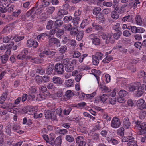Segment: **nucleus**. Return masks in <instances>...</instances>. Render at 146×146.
<instances>
[{"label":"nucleus","mask_w":146,"mask_h":146,"mask_svg":"<svg viewBox=\"0 0 146 146\" xmlns=\"http://www.w3.org/2000/svg\"><path fill=\"white\" fill-rule=\"evenodd\" d=\"M50 136H51L50 137V139L51 140L49 143V144L52 145H54L57 146H60L62 143V137L61 136H59L56 139L55 141H52L53 140L55 137L53 135V133H50L49 134Z\"/></svg>","instance_id":"obj_1"},{"label":"nucleus","mask_w":146,"mask_h":146,"mask_svg":"<svg viewBox=\"0 0 146 146\" xmlns=\"http://www.w3.org/2000/svg\"><path fill=\"white\" fill-rule=\"evenodd\" d=\"M121 123L119 119L117 117H114L112 119L111 123V126L114 128H117L120 127Z\"/></svg>","instance_id":"obj_2"},{"label":"nucleus","mask_w":146,"mask_h":146,"mask_svg":"<svg viewBox=\"0 0 146 146\" xmlns=\"http://www.w3.org/2000/svg\"><path fill=\"white\" fill-rule=\"evenodd\" d=\"M141 86V84L139 82H136L130 84L128 86V89L130 92H133L139 89Z\"/></svg>","instance_id":"obj_3"},{"label":"nucleus","mask_w":146,"mask_h":146,"mask_svg":"<svg viewBox=\"0 0 146 146\" xmlns=\"http://www.w3.org/2000/svg\"><path fill=\"white\" fill-rule=\"evenodd\" d=\"M90 39L92 40V43L95 45L100 44V41L97 35L95 34L90 35L89 36Z\"/></svg>","instance_id":"obj_4"},{"label":"nucleus","mask_w":146,"mask_h":146,"mask_svg":"<svg viewBox=\"0 0 146 146\" xmlns=\"http://www.w3.org/2000/svg\"><path fill=\"white\" fill-rule=\"evenodd\" d=\"M64 66L62 64L60 63L56 64L54 67V70L58 74H62L64 72Z\"/></svg>","instance_id":"obj_5"},{"label":"nucleus","mask_w":146,"mask_h":146,"mask_svg":"<svg viewBox=\"0 0 146 146\" xmlns=\"http://www.w3.org/2000/svg\"><path fill=\"white\" fill-rule=\"evenodd\" d=\"M37 91V89L36 87L32 86L30 87L28 91V93L29 94V98L31 97L32 100L35 98V94L36 93Z\"/></svg>","instance_id":"obj_6"},{"label":"nucleus","mask_w":146,"mask_h":146,"mask_svg":"<svg viewBox=\"0 0 146 146\" xmlns=\"http://www.w3.org/2000/svg\"><path fill=\"white\" fill-rule=\"evenodd\" d=\"M27 45L28 47L33 46L34 48H36L38 46V43L37 41L33 40V39H30L27 40Z\"/></svg>","instance_id":"obj_7"},{"label":"nucleus","mask_w":146,"mask_h":146,"mask_svg":"<svg viewBox=\"0 0 146 146\" xmlns=\"http://www.w3.org/2000/svg\"><path fill=\"white\" fill-rule=\"evenodd\" d=\"M49 44L50 46H52L53 44H55L57 47L60 46L59 40L55 38H52L49 40Z\"/></svg>","instance_id":"obj_8"},{"label":"nucleus","mask_w":146,"mask_h":146,"mask_svg":"<svg viewBox=\"0 0 146 146\" xmlns=\"http://www.w3.org/2000/svg\"><path fill=\"white\" fill-rule=\"evenodd\" d=\"M138 129L139 130L138 132L139 134L141 135L145 133L146 130V122L141 123Z\"/></svg>","instance_id":"obj_9"},{"label":"nucleus","mask_w":146,"mask_h":146,"mask_svg":"<svg viewBox=\"0 0 146 146\" xmlns=\"http://www.w3.org/2000/svg\"><path fill=\"white\" fill-rule=\"evenodd\" d=\"M70 60L68 58H66L62 60L61 61V62L62 63V64H63L66 66H67L69 64H76V60H75L73 59L71 61H70Z\"/></svg>","instance_id":"obj_10"},{"label":"nucleus","mask_w":146,"mask_h":146,"mask_svg":"<svg viewBox=\"0 0 146 146\" xmlns=\"http://www.w3.org/2000/svg\"><path fill=\"white\" fill-rule=\"evenodd\" d=\"M123 128L125 129H127L130 127L131 123L129 118L126 117L123 119Z\"/></svg>","instance_id":"obj_11"},{"label":"nucleus","mask_w":146,"mask_h":146,"mask_svg":"<svg viewBox=\"0 0 146 146\" xmlns=\"http://www.w3.org/2000/svg\"><path fill=\"white\" fill-rule=\"evenodd\" d=\"M144 100L140 98L137 101L136 105L137 109L142 110L143 109V106L144 103Z\"/></svg>","instance_id":"obj_12"},{"label":"nucleus","mask_w":146,"mask_h":146,"mask_svg":"<svg viewBox=\"0 0 146 146\" xmlns=\"http://www.w3.org/2000/svg\"><path fill=\"white\" fill-rule=\"evenodd\" d=\"M139 3L140 2L139 0H131L129 7L130 8L133 7L134 9H135L137 7V4Z\"/></svg>","instance_id":"obj_13"},{"label":"nucleus","mask_w":146,"mask_h":146,"mask_svg":"<svg viewBox=\"0 0 146 146\" xmlns=\"http://www.w3.org/2000/svg\"><path fill=\"white\" fill-rule=\"evenodd\" d=\"M135 21L137 25L140 26H142L143 21L140 15H136L135 17Z\"/></svg>","instance_id":"obj_14"},{"label":"nucleus","mask_w":146,"mask_h":146,"mask_svg":"<svg viewBox=\"0 0 146 146\" xmlns=\"http://www.w3.org/2000/svg\"><path fill=\"white\" fill-rule=\"evenodd\" d=\"M118 94L120 97L127 98L129 97L128 93L124 90H121L119 92Z\"/></svg>","instance_id":"obj_15"},{"label":"nucleus","mask_w":146,"mask_h":146,"mask_svg":"<svg viewBox=\"0 0 146 146\" xmlns=\"http://www.w3.org/2000/svg\"><path fill=\"white\" fill-rule=\"evenodd\" d=\"M48 32H47L41 33L37 36V39L40 40L42 39V40H44L48 36L50 37V36L49 35H48Z\"/></svg>","instance_id":"obj_16"},{"label":"nucleus","mask_w":146,"mask_h":146,"mask_svg":"<svg viewBox=\"0 0 146 146\" xmlns=\"http://www.w3.org/2000/svg\"><path fill=\"white\" fill-rule=\"evenodd\" d=\"M53 82L56 84L61 85L62 83V80L59 77L54 76L52 79Z\"/></svg>","instance_id":"obj_17"},{"label":"nucleus","mask_w":146,"mask_h":146,"mask_svg":"<svg viewBox=\"0 0 146 146\" xmlns=\"http://www.w3.org/2000/svg\"><path fill=\"white\" fill-rule=\"evenodd\" d=\"M5 104V106L6 107L7 111L11 113H13V108L14 107L13 104L11 103H6Z\"/></svg>","instance_id":"obj_18"},{"label":"nucleus","mask_w":146,"mask_h":146,"mask_svg":"<svg viewBox=\"0 0 146 146\" xmlns=\"http://www.w3.org/2000/svg\"><path fill=\"white\" fill-rule=\"evenodd\" d=\"M92 72L96 78L98 84H99V77L98 76L101 73L100 71L97 70L93 69L92 70Z\"/></svg>","instance_id":"obj_19"},{"label":"nucleus","mask_w":146,"mask_h":146,"mask_svg":"<svg viewBox=\"0 0 146 146\" xmlns=\"http://www.w3.org/2000/svg\"><path fill=\"white\" fill-rule=\"evenodd\" d=\"M70 64L65 66L66 71L68 72H70L72 71L74 68V64Z\"/></svg>","instance_id":"obj_20"},{"label":"nucleus","mask_w":146,"mask_h":146,"mask_svg":"<svg viewBox=\"0 0 146 146\" xmlns=\"http://www.w3.org/2000/svg\"><path fill=\"white\" fill-rule=\"evenodd\" d=\"M111 36V34H107V36L106 40V42L107 44L109 43H113L114 42V40L112 39Z\"/></svg>","instance_id":"obj_21"},{"label":"nucleus","mask_w":146,"mask_h":146,"mask_svg":"<svg viewBox=\"0 0 146 146\" xmlns=\"http://www.w3.org/2000/svg\"><path fill=\"white\" fill-rule=\"evenodd\" d=\"M111 18L114 20H117L119 17V15L115 11H112L111 13Z\"/></svg>","instance_id":"obj_22"},{"label":"nucleus","mask_w":146,"mask_h":146,"mask_svg":"<svg viewBox=\"0 0 146 146\" xmlns=\"http://www.w3.org/2000/svg\"><path fill=\"white\" fill-rule=\"evenodd\" d=\"M7 96V93L5 92L3 93L0 97V103L3 104Z\"/></svg>","instance_id":"obj_23"},{"label":"nucleus","mask_w":146,"mask_h":146,"mask_svg":"<svg viewBox=\"0 0 146 146\" xmlns=\"http://www.w3.org/2000/svg\"><path fill=\"white\" fill-rule=\"evenodd\" d=\"M63 23V22L62 20L58 19L55 22L54 25L56 27H59L62 25Z\"/></svg>","instance_id":"obj_24"},{"label":"nucleus","mask_w":146,"mask_h":146,"mask_svg":"<svg viewBox=\"0 0 146 146\" xmlns=\"http://www.w3.org/2000/svg\"><path fill=\"white\" fill-rule=\"evenodd\" d=\"M52 113L50 110H46L45 112V116L46 118L50 119L52 117Z\"/></svg>","instance_id":"obj_25"},{"label":"nucleus","mask_w":146,"mask_h":146,"mask_svg":"<svg viewBox=\"0 0 146 146\" xmlns=\"http://www.w3.org/2000/svg\"><path fill=\"white\" fill-rule=\"evenodd\" d=\"M113 59V57L111 56H107L102 60V62L104 63H109Z\"/></svg>","instance_id":"obj_26"},{"label":"nucleus","mask_w":146,"mask_h":146,"mask_svg":"<svg viewBox=\"0 0 146 146\" xmlns=\"http://www.w3.org/2000/svg\"><path fill=\"white\" fill-rule=\"evenodd\" d=\"M96 92L95 91L90 94H82V96L84 97H85L86 96L88 98L91 99L96 95Z\"/></svg>","instance_id":"obj_27"},{"label":"nucleus","mask_w":146,"mask_h":146,"mask_svg":"<svg viewBox=\"0 0 146 146\" xmlns=\"http://www.w3.org/2000/svg\"><path fill=\"white\" fill-rule=\"evenodd\" d=\"M54 68V67L53 65H49L46 70L47 74H51L52 73Z\"/></svg>","instance_id":"obj_28"},{"label":"nucleus","mask_w":146,"mask_h":146,"mask_svg":"<svg viewBox=\"0 0 146 146\" xmlns=\"http://www.w3.org/2000/svg\"><path fill=\"white\" fill-rule=\"evenodd\" d=\"M32 9L33 10L34 15H36L40 14L42 12V9H41L38 8L36 7H34Z\"/></svg>","instance_id":"obj_29"},{"label":"nucleus","mask_w":146,"mask_h":146,"mask_svg":"<svg viewBox=\"0 0 146 146\" xmlns=\"http://www.w3.org/2000/svg\"><path fill=\"white\" fill-rule=\"evenodd\" d=\"M116 48L119 49L120 51L123 53H126L127 52V49L120 46H117Z\"/></svg>","instance_id":"obj_30"},{"label":"nucleus","mask_w":146,"mask_h":146,"mask_svg":"<svg viewBox=\"0 0 146 146\" xmlns=\"http://www.w3.org/2000/svg\"><path fill=\"white\" fill-rule=\"evenodd\" d=\"M54 24V21L52 20H50L47 22L46 26L47 29L50 30L52 28Z\"/></svg>","instance_id":"obj_31"},{"label":"nucleus","mask_w":146,"mask_h":146,"mask_svg":"<svg viewBox=\"0 0 146 146\" xmlns=\"http://www.w3.org/2000/svg\"><path fill=\"white\" fill-rule=\"evenodd\" d=\"M55 9V8L54 7H49L46 9L47 13L50 15L52 14Z\"/></svg>","instance_id":"obj_32"},{"label":"nucleus","mask_w":146,"mask_h":146,"mask_svg":"<svg viewBox=\"0 0 146 146\" xmlns=\"http://www.w3.org/2000/svg\"><path fill=\"white\" fill-rule=\"evenodd\" d=\"M92 26L93 29H94L96 30H100L102 29V28L101 26L94 23H92Z\"/></svg>","instance_id":"obj_33"},{"label":"nucleus","mask_w":146,"mask_h":146,"mask_svg":"<svg viewBox=\"0 0 146 146\" xmlns=\"http://www.w3.org/2000/svg\"><path fill=\"white\" fill-rule=\"evenodd\" d=\"M69 31H70V34L71 35H74L76 34L78 32V30L72 26L71 27Z\"/></svg>","instance_id":"obj_34"},{"label":"nucleus","mask_w":146,"mask_h":146,"mask_svg":"<svg viewBox=\"0 0 146 146\" xmlns=\"http://www.w3.org/2000/svg\"><path fill=\"white\" fill-rule=\"evenodd\" d=\"M13 37H11L9 38L7 36H5L3 38V42L5 43H7L9 42L10 40H13Z\"/></svg>","instance_id":"obj_35"},{"label":"nucleus","mask_w":146,"mask_h":146,"mask_svg":"<svg viewBox=\"0 0 146 146\" xmlns=\"http://www.w3.org/2000/svg\"><path fill=\"white\" fill-rule=\"evenodd\" d=\"M74 94L73 92L71 90H68L67 91L65 94V96L67 98V99H68L70 97H72Z\"/></svg>","instance_id":"obj_36"},{"label":"nucleus","mask_w":146,"mask_h":146,"mask_svg":"<svg viewBox=\"0 0 146 146\" xmlns=\"http://www.w3.org/2000/svg\"><path fill=\"white\" fill-rule=\"evenodd\" d=\"M65 83L66 85L68 87L73 86V81L72 79H70L66 80Z\"/></svg>","instance_id":"obj_37"},{"label":"nucleus","mask_w":146,"mask_h":146,"mask_svg":"<svg viewBox=\"0 0 146 146\" xmlns=\"http://www.w3.org/2000/svg\"><path fill=\"white\" fill-rule=\"evenodd\" d=\"M92 63L95 65H97L99 63V60L94 55H93L92 56Z\"/></svg>","instance_id":"obj_38"},{"label":"nucleus","mask_w":146,"mask_h":146,"mask_svg":"<svg viewBox=\"0 0 146 146\" xmlns=\"http://www.w3.org/2000/svg\"><path fill=\"white\" fill-rule=\"evenodd\" d=\"M15 39V41L16 42H19L23 40L24 38V36L21 35H15L14 37H13Z\"/></svg>","instance_id":"obj_39"},{"label":"nucleus","mask_w":146,"mask_h":146,"mask_svg":"<svg viewBox=\"0 0 146 146\" xmlns=\"http://www.w3.org/2000/svg\"><path fill=\"white\" fill-rule=\"evenodd\" d=\"M121 34V32L120 31H119L117 32L114 33L113 35V37L115 39L117 40L119 38Z\"/></svg>","instance_id":"obj_40"},{"label":"nucleus","mask_w":146,"mask_h":146,"mask_svg":"<svg viewBox=\"0 0 146 146\" xmlns=\"http://www.w3.org/2000/svg\"><path fill=\"white\" fill-rule=\"evenodd\" d=\"M101 10V8L99 7L94 8L93 10V14L95 15H97L100 13Z\"/></svg>","instance_id":"obj_41"},{"label":"nucleus","mask_w":146,"mask_h":146,"mask_svg":"<svg viewBox=\"0 0 146 146\" xmlns=\"http://www.w3.org/2000/svg\"><path fill=\"white\" fill-rule=\"evenodd\" d=\"M8 57L6 55H3L1 57V62L3 64H5L8 60Z\"/></svg>","instance_id":"obj_42"},{"label":"nucleus","mask_w":146,"mask_h":146,"mask_svg":"<svg viewBox=\"0 0 146 146\" xmlns=\"http://www.w3.org/2000/svg\"><path fill=\"white\" fill-rule=\"evenodd\" d=\"M127 146H138L137 141L134 140L129 141L127 143Z\"/></svg>","instance_id":"obj_43"},{"label":"nucleus","mask_w":146,"mask_h":146,"mask_svg":"<svg viewBox=\"0 0 146 146\" xmlns=\"http://www.w3.org/2000/svg\"><path fill=\"white\" fill-rule=\"evenodd\" d=\"M65 139L68 142H72L74 141L73 137L71 135H67L65 137Z\"/></svg>","instance_id":"obj_44"},{"label":"nucleus","mask_w":146,"mask_h":146,"mask_svg":"<svg viewBox=\"0 0 146 146\" xmlns=\"http://www.w3.org/2000/svg\"><path fill=\"white\" fill-rule=\"evenodd\" d=\"M72 26V25L70 24H65L63 26L62 29L65 31H69Z\"/></svg>","instance_id":"obj_45"},{"label":"nucleus","mask_w":146,"mask_h":146,"mask_svg":"<svg viewBox=\"0 0 146 146\" xmlns=\"http://www.w3.org/2000/svg\"><path fill=\"white\" fill-rule=\"evenodd\" d=\"M64 31L61 29H58L56 33V35L58 38H60L63 35Z\"/></svg>","instance_id":"obj_46"},{"label":"nucleus","mask_w":146,"mask_h":146,"mask_svg":"<svg viewBox=\"0 0 146 146\" xmlns=\"http://www.w3.org/2000/svg\"><path fill=\"white\" fill-rule=\"evenodd\" d=\"M29 59H31V61L33 63L36 64H38L40 62V60L39 58H33L31 56L29 57Z\"/></svg>","instance_id":"obj_47"},{"label":"nucleus","mask_w":146,"mask_h":146,"mask_svg":"<svg viewBox=\"0 0 146 146\" xmlns=\"http://www.w3.org/2000/svg\"><path fill=\"white\" fill-rule=\"evenodd\" d=\"M80 21V18L78 17H76L74 18L72 21V22L74 25L76 26L78 23V22Z\"/></svg>","instance_id":"obj_48"},{"label":"nucleus","mask_w":146,"mask_h":146,"mask_svg":"<svg viewBox=\"0 0 146 146\" xmlns=\"http://www.w3.org/2000/svg\"><path fill=\"white\" fill-rule=\"evenodd\" d=\"M103 55L100 52H96L95 56L97 58L100 60H101L103 58Z\"/></svg>","instance_id":"obj_49"},{"label":"nucleus","mask_w":146,"mask_h":146,"mask_svg":"<svg viewBox=\"0 0 146 146\" xmlns=\"http://www.w3.org/2000/svg\"><path fill=\"white\" fill-rule=\"evenodd\" d=\"M44 53L46 55L53 56L54 55L56 52L50 50H45Z\"/></svg>","instance_id":"obj_50"},{"label":"nucleus","mask_w":146,"mask_h":146,"mask_svg":"<svg viewBox=\"0 0 146 146\" xmlns=\"http://www.w3.org/2000/svg\"><path fill=\"white\" fill-rule=\"evenodd\" d=\"M67 49V47L66 46H62L59 49V52L60 53H64L66 51Z\"/></svg>","instance_id":"obj_51"},{"label":"nucleus","mask_w":146,"mask_h":146,"mask_svg":"<svg viewBox=\"0 0 146 146\" xmlns=\"http://www.w3.org/2000/svg\"><path fill=\"white\" fill-rule=\"evenodd\" d=\"M143 93V92L141 90H137V91L135 93V96L137 97H139L142 96Z\"/></svg>","instance_id":"obj_52"},{"label":"nucleus","mask_w":146,"mask_h":146,"mask_svg":"<svg viewBox=\"0 0 146 146\" xmlns=\"http://www.w3.org/2000/svg\"><path fill=\"white\" fill-rule=\"evenodd\" d=\"M146 116V111H141L140 112L139 117L141 119H143Z\"/></svg>","instance_id":"obj_53"},{"label":"nucleus","mask_w":146,"mask_h":146,"mask_svg":"<svg viewBox=\"0 0 146 146\" xmlns=\"http://www.w3.org/2000/svg\"><path fill=\"white\" fill-rule=\"evenodd\" d=\"M124 130V129L123 127H121L118 129L117 130V132L118 135L121 136H123L124 135L123 131Z\"/></svg>","instance_id":"obj_54"},{"label":"nucleus","mask_w":146,"mask_h":146,"mask_svg":"<svg viewBox=\"0 0 146 146\" xmlns=\"http://www.w3.org/2000/svg\"><path fill=\"white\" fill-rule=\"evenodd\" d=\"M42 5H40V7H45L49 5V2L46 1L45 0H41Z\"/></svg>","instance_id":"obj_55"},{"label":"nucleus","mask_w":146,"mask_h":146,"mask_svg":"<svg viewBox=\"0 0 146 146\" xmlns=\"http://www.w3.org/2000/svg\"><path fill=\"white\" fill-rule=\"evenodd\" d=\"M89 23V21L86 19H84L83 21L80 25V27L82 28H84Z\"/></svg>","instance_id":"obj_56"},{"label":"nucleus","mask_w":146,"mask_h":146,"mask_svg":"<svg viewBox=\"0 0 146 146\" xmlns=\"http://www.w3.org/2000/svg\"><path fill=\"white\" fill-rule=\"evenodd\" d=\"M108 97L107 94H104L101 96L100 98V100L102 102H105L108 98Z\"/></svg>","instance_id":"obj_57"},{"label":"nucleus","mask_w":146,"mask_h":146,"mask_svg":"<svg viewBox=\"0 0 146 146\" xmlns=\"http://www.w3.org/2000/svg\"><path fill=\"white\" fill-rule=\"evenodd\" d=\"M35 79L38 83L40 84L42 82V78L38 75H37L35 77Z\"/></svg>","instance_id":"obj_58"},{"label":"nucleus","mask_w":146,"mask_h":146,"mask_svg":"<svg viewBox=\"0 0 146 146\" xmlns=\"http://www.w3.org/2000/svg\"><path fill=\"white\" fill-rule=\"evenodd\" d=\"M72 108L70 107L66 109L63 111L64 114L65 115H68L70 113L72 110Z\"/></svg>","instance_id":"obj_59"},{"label":"nucleus","mask_w":146,"mask_h":146,"mask_svg":"<svg viewBox=\"0 0 146 146\" xmlns=\"http://www.w3.org/2000/svg\"><path fill=\"white\" fill-rule=\"evenodd\" d=\"M84 138L83 136H78L76 139V143H79L84 141Z\"/></svg>","instance_id":"obj_60"},{"label":"nucleus","mask_w":146,"mask_h":146,"mask_svg":"<svg viewBox=\"0 0 146 146\" xmlns=\"http://www.w3.org/2000/svg\"><path fill=\"white\" fill-rule=\"evenodd\" d=\"M20 129V126L19 124L17 123H15L12 127L13 129L15 131L18 130Z\"/></svg>","instance_id":"obj_61"},{"label":"nucleus","mask_w":146,"mask_h":146,"mask_svg":"<svg viewBox=\"0 0 146 146\" xmlns=\"http://www.w3.org/2000/svg\"><path fill=\"white\" fill-rule=\"evenodd\" d=\"M72 19V17L71 16H66L64 17L63 19L64 22L67 23Z\"/></svg>","instance_id":"obj_62"},{"label":"nucleus","mask_w":146,"mask_h":146,"mask_svg":"<svg viewBox=\"0 0 146 146\" xmlns=\"http://www.w3.org/2000/svg\"><path fill=\"white\" fill-rule=\"evenodd\" d=\"M81 54L80 52L77 51L74 52L73 55V57L74 58H77L81 56Z\"/></svg>","instance_id":"obj_63"},{"label":"nucleus","mask_w":146,"mask_h":146,"mask_svg":"<svg viewBox=\"0 0 146 146\" xmlns=\"http://www.w3.org/2000/svg\"><path fill=\"white\" fill-rule=\"evenodd\" d=\"M83 36V34L82 33L80 32L77 35L76 39L77 40L80 41L82 39Z\"/></svg>","instance_id":"obj_64"}]
</instances>
